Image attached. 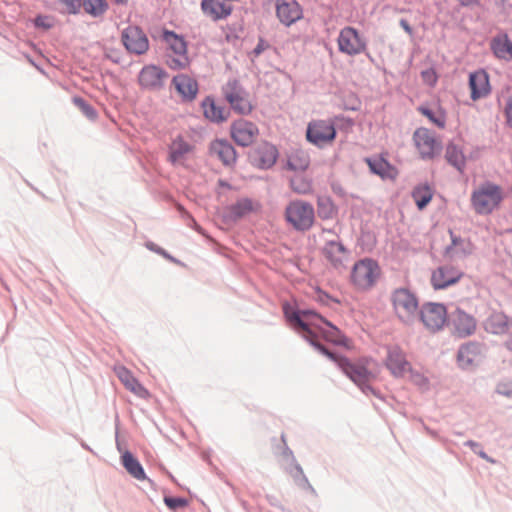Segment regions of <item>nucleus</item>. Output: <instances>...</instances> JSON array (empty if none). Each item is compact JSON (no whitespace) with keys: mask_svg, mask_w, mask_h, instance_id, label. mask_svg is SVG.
Wrapping results in <instances>:
<instances>
[{"mask_svg":"<svg viewBox=\"0 0 512 512\" xmlns=\"http://www.w3.org/2000/svg\"><path fill=\"white\" fill-rule=\"evenodd\" d=\"M267 48L268 44L263 39H260L257 46L254 48L253 53L255 56H259Z\"/></svg>","mask_w":512,"mask_h":512,"instance_id":"nucleus-52","label":"nucleus"},{"mask_svg":"<svg viewBox=\"0 0 512 512\" xmlns=\"http://www.w3.org/2000/svg\"><path fill=\"white\" fill-rule=\"evenodd\" d=\"M418 315L424 326L432 332L441 330L448 320L446 307L442 303H425Z\"/></svg>","mask_w":512,"mask_h":512,"instance_id":"nucleus-7","label":"nucleus"},{"mask_svg":"<svg viewBox=\"0 0 512 512\" xmlns=\"http://www.w3.org/2000/svg\"><path fill=\"white\" fill-rule=\"evenodd\" d=\"M497 391L499 394H502L506 397L512 398V390L511 389H502L499 387Z\"/></svg>","mask_w":512,"mask_h":512,"instance_id":"nucleus-57","label":"nucleus"},{"mask_svg":"<svg viewBox=\"0 0 512 512\" xmlns=\"http://www.w3.org/2000/svg\"><path fill=\"white\" fill-rule=\"evenodd\" d=\"M233 140L242 147L251 145L258 136L259 130H230Z\"/></svg>","mask_w":512,"mask_h":512,"instance_id":"nucleus-38","label":"nucleus"},{"mask_svg":"<svg viewBox=\"0 0 512 512\" xmlns=\"http://www.w3.org/2000/svg\"><path fill=\"white\" fill-rule=\"evenodd\" d=\"M315 211L312 204L293 200L285 208L286 221L297 231H307L314 224Z\"/></svg>","mask_w":512,"mask_h":512,"instance_id":"nucleus-3","label":"nucleus"},{"mask_svg":"<svg viewBox=\"0 0 512 512\" xmlns=\"http://www.w3.org/2000/svg\"><path fill=\"white\" fill-rule=\"evenodd\" d=\"M451 237V245L445 248V255L452 256L454 253L465 257L471 253L470 243L463 239L461 236L455 235L452 230H449Z\"/></svg>","mask_w":512,"mask_h":512,"instance_id":"nucleus-33","label":"nucleus"},{"mask_svg":"<svg viewBox=\"0 0 512 512\" xmlns=\"http://www.w3.org/2000/svg\"><path fill=\"white\" fill-rule=\"evenodd\" d=\"M209 152L212 157H216L225 166H231L236 162V151L227 140L217 139L213 141L210 144Z\"/></svg>","mask_w":512,"mask_h":512,"instance_id":"nucleus-22","label":"nucleus"},{"mask_svg":"<svg viewBox=\"0 0 512 512\" xmlns=\"http://www.w3.org/2000/svg\"><path fill=\"white\" fill-rule=\"evenodd\" d=\"M53 2L62 12L67 14H76L81 7L80 0H53Z\"/></svg>","mask_w":512,"mask_h":512,"instance_id":"nucleus-44","label":"nucleus"},{"mask_svg":"<svg viewBox=\"0 0 512 512\" xmlns=\"http://www.w3.org/2000/svg\"><path fill=\"white\" fill-rule=\"evenodd\" d=\"M125 48L133 54L141 55L148 51L149 40L146 34L137 26H129L122 33Z\"/></svg>","mask_w":512,"mask_h":512,"instance_id":"nucleus-9","label":"nucleus"},{"mask_svg":"<svg viewBox=\"0 0 512 512\" xmlns=\"http://www.w3.org/2000/svg\"><path fill=\"white\" fill-rule=\"evenodd\" d=\"M218 184H219V186H221V187L231 188L230 184H229L227 181L222 180V179H220V180L218 181Z\"/></svg>","mask_w":512,"mask_h":512,"instance_id":"nucleus-59","label":"nucleus"},{"mask_svg":"<svg viewBox=\"0 0 512 512\" xmlns=\"http://www.w3.org/2000/svg\"><path fill=\"white\" fill-rule=\"evenodd\" d=\"M413 377H415L416 381L418 382L419 380H423V377L422 375H420L419 373H416L415 375H413Z\"/></svg>","mask_w":512,"mask_h":512,"instance_id":"nucleus-62","label":"nucleus"},{"mask_svg":"<svg viewBox=\"0 0 512 512\" xmlns=\"http://www.w3.org/2000/svg\"><path fill=\"white\" fill-rule=\"evenodd\" d=\"M385 365L396 378L404 377L407 372L412 373L410 362L404 351L398 346L388 348Z\"/></svg>","mask_w":512,"mask_h":512,"instance_id":"nucleus-12","label":"nucleus"},{"mask_svg":"<svg viewBox=\"0 0 512 512\" xmlns=\"http://www.w3.org/2000/svg\"><path fill=\"white\" fill-rule=\"evenodd\" d=\"M334 205L329 197H318L317 212L321 219H330L334 214Z\"/></svg>","mask_w":512,"mask_h":512,"instance_id":"nucleus-42","label":"nucleus"},{"mask_svg":"<svg viewBox=\"0 0 512 512\" xmlns=\"http://www.w3.org/2000/svg\"><path fill=\"white\" fill-rule=\"evenodd\" d=\"M285 471L290 474V476L293 478L295 484L298 487L309 491L315 497L317 496L316 490L310 484V482H309L308 478L306 477V475L304 474L303 469L300 464L296 465L293 468L286 466Z\"/></svg>","mask_w":512,"mask_h":512,"instance_id":"nucleus-35","label":"nucleus"},{"mask_svg":"<svg viewBox=\"0 0 512 512\" xmlns=\"http://www.w3.org/2000/svg\"><path fill=\"white\" fill-rule=\"evenodd\" d=\"M431 130H415L413 139L423 159H432L441 150V143L430 133Z\"/></svg>","mask_w":512,"mask_h":512,"instance_id":"nucleus-14","label":"nucleus"},{"mask_svg":"<svg viewBox=\"0 0 512 512\" xmlns=\"http://www.w3.org/2000/svg\"><path fill=\"white\" fill-rule=\"evenodd\" d=\"M309 165V155L301 149H296L287 154L283 168L294 172H302L305 171Z\"/></svg>","mask_w":512,"mask_h":512,"instance_id":"nucleus-28","label":"nucleus"},{"mask_svg":"<svg viewBox=\"0 0 512 512\" xmlns=\"http://www.w3.org/2000/svg\"><path fill=\"white\" fill-rule=\"evenodd\" d=\"M82 447L87 449V450H91L90 447L88 445L84 444V443L82 444Z\"/></svg>","mask_w":512,"mask_h":512,"instance_id":"nucleus-64","label":"nucleus"},{"mask_svg":"<svg viewBox=\"0 0 512 512\" xmlns=\"http://www.w3.org/2000/svg\"><path fill=\"white\" fill-rule=\"evenodd\" d=\"M506 116H507L508 124L512 128V98L507 103V106H506Z\"/></svg>","mask_w":512,"mask_h":512,"instance_id":"nucleus-54","label":"nucleus"},{"mask_svg":"<svg viewBox=\"0 0 512 512\" xmlns=\"http://www.w3.org/2000/svg\"><path fill=\"white\" fill-rule=\"evenodd\" d=\"M276 16L285 26H291L303 17V10L295 0H276Z\"/></svg>","mask_w":512,"mask_h":512,"instance_id":"nucleus-15","label":"nucleus"},{"mask_svg":"<svg viewBox=\"0 0 512 512\" xmlns=\"http://www.w3.org/2000/svg\"><path fill=\"white\" fill-rule=\"evenodd\" d=\"M463 273L451 265L436 268L431 275V285L435 290L446 289L462 278Z\"/></svg>","mask_w":512,"mask_h":512,"instance_id":"nucleus-13","label":"nucleus"},{"mask_svg":"<svg viewBox=\"0 0 512 512\" xmlns=\"http://www.w3.org/2000/svg\"><path fill=\"white\" fill-rule=\"evenodd\" d=\"M168 160L174 166L183 165L188 156L193 152L194 146L182 137L175 138L168 147Z\"/></svg>","mask_w":512,"mask_h":512,"instance_id":"nucleus-21","label":"nucleus"},{"mask_svg":"<svg viewBox=\"0 0 512 512\" xmlns=\"http://www.w3.org/2000/svg\"><path fill=\"white\" fill-rule=\"evenodd\" d=\"M391 300L397 317L407 325L412 324L420 310L416 295L406 288H398L392 293Z\"/></svg>","mask_w":512,"mask_h":512,"instance_id":"nucleus-4","label":"nucleus"},{"mask_svg":"<svg viewBox=\"0 0 512 512\" xmlns=\"http://www.w3.org/2000/svg\"><path fill=\"white\" fill-rule=\"evenodd\" d=\"M322 254L330 262L335 269H342L345 267V261L348 257V250L339 241L329 240L322 248Z\"/></svg>","mask_w":512,"mask_h":512,"instance_id":"nucleus-19","label":"nucleus"},{"mask_svg":"<svg viewBox=\"0 0 512 512\" xmlns=\"http://www.w3.org/2000/svg\"><path fill=\"white\" fill-rule=\"evenodd\" d=\"M505 346L508 350L512 351V337L506 341Z\"/></svg>","mask_w":512,"mask_h":512,"instance_id":"nucleus-60","label":"nucleus"},{"mask_svg":"<svg viewBox=\"0 0 512 512\" xmlns=\"http://www.w3.org/2000/svg\"><path fill=\"white\" fill-rule=\"evenodd\" d=\"M449 321L453 325V333L460 338L468 337L475 332L474 317L459 308L450 314Z\"/></svg>","mask_w":512,"mask_h":512,"instance_id":"nucleus-16","label":"nucleus"},{"mask_svg":"<svg viewBox=\"0 0 512 512\" xmlns=\"http://www.w3.org/2000/svg\"><path fill=\"white\" fill-rule=\"evenodd\" d=\"M491 50L498 59L512 60V41L507 34L499 35L491 41Z\"/></svg>","mask_w":512,"mask_h":512,"instance_id":"nucleus-29","label":"nucleus"},{"mask_svg":"<svg viewBox=\"0 0 512 512\" xmlns=\"http://www.w3.org/2000/svg\"><path fill=\"white\" fill-rule=\"evenodd\" d=\"M224 95L231 107L240 114H248L252 111V104L248 94L237 82H229L224 87Z\"/></svg>","mask_w":512,"mask_h":512,"instance_id":"nucleus-11","label":"nucleus"},{"mask_svg":"<svg viewBox=\"0 0 512 512\" xmlns=\"http://www.w3.org/2000/svg\"><path fill=\"white\" fill-rule=\"evenodd\" d=\"M283 312L287 321L294 327L303 331L304 339L319 353L337 364L339 369L365 394L378 396L376 390L370 385L374 374L364 365L351 362L347 357L331 352L321 341L310 325H317L315 321H305L301 317L300 309H295L289 303L283 305Z\"/></svg>","mask_w":512,"mask_h":512,"instance_id":"nucleus-1","label":"nucleus"},{"mask_svg":"<svg viewBox=\"0 0 512 512\" xmlns=\"http://www.w3.org/2000/svg\"><path fill=\"white\" fill-rule=\"evenodd\" d=\"M118 377L124 386L134 394L143 397L148 393L145 387L125 367L119 369Z\"/></svg>","mask_w":512,"mask_h":512,"instance_id":"nucleus-32","label":"nucleus"},{"mask_svg":"<svg viewBox=\"0 0 512 512\" xmlns=\"http://www.w3.org/2000/svg\"><path fill=\"white\" fill-rule=\"evenodd\" d=\"M117 4H124L127 2V0H113Z\"/></svg>","mask_w":512,"mask_h":512,"instance_id":"nucleus-63","label":"nucleus"},{"mask_svg":"<svg viewBox=\"0 0 512 512\" xmlns=\"http://www.w3.org/2000/svg\"><path fill=\"white\" fill-rule=\"evenodd\" d=\"M177 92L186 101H192L196 98L198 93L197 81L187 74H179L172 80Z\"/></svg>","mask_w":512,"mask_h":512,"instance_id":"nucleus-24","label":"nucleus"},{"mask_svg":"<svg viewBox=\"0 0 512 512\" xmlns=\"http://www.w3.org/2000/svg\"><path fill=\"white\" fill-rule=\"evenodd\" d=\"M205 118L214 123H221L228 118L229 111L218 105L212 97H206L202 102Z\"/></svg>","mask_w":512,"mask_h":512,"instance_id":"nucleus-27","label":"nucleus"},{"mask_svg":"<svg viewBox=\"0 0 512 512\" xmlns=\"http://www.w3.org/2000/svg\"><path fill=\"white\" fill-rule=\"evenodd\" d=\"M461 5L468 6L477 3L479 0H457Z\"/></svg>","mask_w":512,"mask_h":512,"instance_id":"nucleus-58","label":"nucleus"},{"mask_svg":"<svg viewBox=\"0 0 512 512\" xmlns=\"http://www.w3.org/2000/svg\"><path fill=\"white\" fill-rule=\"evenodd\" d=\"M482 344L474 341L462 344L457 352V364L463 370H468L475 365L481 357Z\"/></svg>","mask_w":512,"mask_h":512,"instance_id":"nucleus-18","label":"nucleus"},{"mask_svg":"<svg viewBox=\"0 0 512 512\" xmlns=\"http://www.w3.org/2000/svg\"><path fill=\"white\" fill-rule=\"evenodd\" d=\"M332 188H333V191H334L335 193H339V194H341V193H342V188L337 187V186H335V185H333V186H332Z\"/></svg>","mask_w":512,"mask_h":512,"instance_id":"nucleus-61","label":"nucleus"},{"mask_svg":"<svg viewBox=\"0 0 512 512\" xmlns=\"http://www.w3.org/2000/svg\"><path fill=\"white\" fill-rule=\"evenodd\" d=\"M203 13L214 21L224 19L232 12V7L226 0H202Z\"/></svg>","mask_w":512,"mask_h":512,"instance_id":"nucleus-25","label":"nucleus"},{"mask_svg":"<svg viewBox=\"0 0 512 512\" xmlns=\"http://www.w3.org/2000/svg\"><path fill=\"white\" fill-rule=\"evenodd\" d=\"M164 503L170 510L176 511L179 508L186 507L188 500L182 497L165 496Z\"/></svg>","mask_w":512,"mask_h":512,"instance_id":"nucleus-49","label":"nucleus"},{"mask_svg":"<svg viewBox=\"0 0 512 512\" xmlns=\"http://www.w3.org/2000/svg\"><path fill=\"white\" fill-rule=\"evenodd\" d=\"M35 25L44 29H49L54 25V19L50 16H38L35 19Z\"/></svg>","mask_w":512,"mask_h":512,"instance_id":"nucleus-51","label":"nucleus"},{"mask_svg":"<svg viewBox=\"0 0 512 512\" xmlns=\"http://www.w3.org/2000/svg\"><path fill=\"white\" fill-rule=\"evenodd\" d=\"M82 5L84 11L93 17H101L108 8L106 0H83Z\"/></svg>","mask_w":512,"mask_h":512,"instance_id":"nucleus-39","label":"nucleus"},{"mask_svg":"<svg viewBox=\"0 0 512 512\" xmlns=\"http://www.w3.org/2000/svg\"><path fill=\"white\" fill-rule=\"evenodd\" d=\"M419 111L424 115L426 116L430 122L434 125H437V126H444L445 124V115L443 114L442 111L440 110H430V109H427V108H423L421 107L419 109Z\"/></svg>","mask_w":512,"mask_h":512,"instance_id":"nucleus-45","label":"nucleus"},{"mask_svg":"<svg viewBox=\"0 0 512 512\" xmlns=\"http://www.w3.org/2000/svg\"><path fill=\"white\" fill-rule=\"evenodd\" d=\"M121 463L125 470L135 479L142 481L146 479V473L139 460L130 452L125 451L121 456Z\"/></svg>","mask_w":512,"mask_h":512,"instance_id":"nucleus-30","label":"nucleus"},{"mask_svg":"<svg viewBox=\"0 0 512 512\" xmlns=\"http://www.w3.org/2000/svg\"><path fill=\"white\" fill-rule=\"evenodd\" d=\"M300 313L305 321H315L317 325L313 326L316 328H320V323H324L327 320L313 309H300Z\"/></svg>","mask_w":512,"mask_h":512,"instance_id":"nucleus-47","label":"nucleus"},{"mask_svg":"<svg viewBox=\"0 0 512 512\" xmlns=\"http://www.w3.org/2000/svg\"><path fill=\"white\" fill-rule=\"evenodd\" d=\"M487 329L493 334H503L508 329L507 317L503 314L492 315L487 322Z\"/></svg>","mask_w":512,"mask_h":512,"instance_id":"nucleus-40","label":"nucleus"},{"mask_svg":"<svg viewBox=\"0 0 512 512\" xmlns=\"http://www.w3.org/2000/svg\"><path fill=\"white\" fill-rule=\"evenodd\" d=\"M469 87L471 90V98L476 101L486 97L490 93L489 76L486 71L478 70L469 76Z\"/></svg>","mask_w":512,"mask_h":512,"instance_id":"nucleus-23","label":"nucleus"},{"mask_svg":"<svg viewBox=\"0 0 512 512\" xmlns=\"http://www.w3.org/2000/svg\"><path fill=\"white\" fill-rule=\"evenodd\" d=\"M281 440L283 442V447H282V451H281V458H282V462H283L284 468L286 466H288L290 468H293L296 465H299V463L297 462V460H296V458H295V456L293 454V451L286 444L284 434L281 435Z\"/></svg>","mask_w":512,"mask_h":512,"instance_id":"nucleus-43","label":"nucleus"},{"mask_svg":"<svg viewBox=\"0 0 512 512\" xmlns=\"http://www.w3.org/2000/svg\"><path fill=\"white\" fill-rule=\"evenodd\" d=\"M291 189L298 194H308L312 190V183L302 175H295L290 180Z\"/></svg>","mask_w":512,"mask_h":512,"instance_id":"nucleus-41","label":"nucleus"},{"mask_svg":"<svg viewBox=\"0 0 512 512\" xmlns=\"http://www.w3.org/2000/svg\"><path fill=\"white\" fill-rule=\"evenodd\" d=\"M167 72L153 64L144 66L138 74V84L145 90H158L167 79Z\"/></svg>","mask_w":512,"mask_h":512,"instance_id":"nucleus-10","label":"nucleus"},{"mask_svg":"<svg viewBox=\"0 0 512 512\" xmlns=\"http://www.w3.org/2000/svg\"><path fill=\"white\" fill-rule=\"evenodd\" d=\"M412 197L419 210H423L432 200L433 191L428 184L416 186L412 191Z\"/></svg>","mask_w":512,"mask_h":512,"instance_id":"nucleus-36","label":"nucleus"},{"mask_svg":"<svg viewBox=\"0 0 512 512\" xmlns=\"http://www.w3.org/2000/svg\"><path fill=\"white\" fill-rule=\"evenodd\" d=\"M279 156L275 145L269 142L260 143L254 151V160L261 169H270L274 166Z\"/></svg>","mask_w":512,"mask_h":512,"instance_id":"nucleus-20","label":"nucleus"},{"mask_svg":"<svg viewBox=\"0 0 512 512\" xmlns=\"http://www.w3.org/2000/svg\"><path fill=\"white\" fill-rule=\"evenodd\" d=\"M445 159L456 168L459 172H463L466 165V158L462 150L454 143H449L445 151Z\"/></svg>","mask_w":512,"mask_h":512,"instance_id":"nucleus-34","label":"nucleus"},{"mask_svg":"<svg viewBox=\"0 0 512 512\" xmlns=\"http://www.w3.org/2000/svg\"><path fill=\"white\" fill-rule=\"evenodd\" d=\"M339 51L350 55H358L366 50V42L353 27L343 28L337 39Z\"/></svg>","mask_w":512,"mask_h":512,"instance_id":"nucleus-8","label":"nucleus"},{"mask_svg":"<svg viewBox=\"0 0 512 512\" xmlns=\"http://www.w3.org/2000/svg\"><path fill=\"white\" fill-rule=\"evenodd\" d=\"M323 324H325L329 330L323 331L325 338L339 346H348L349 339L330 321L326 320Z\"/></svg>","mask_w":512,"mask_h":512,"instance_id":"nucleus-37","label":"nucleus"},{"mask_svg":"<svg viewBox=\"0 0 512 512\" xmlns=\"http://www.w3.org/2000/svg\"><path fill=\"white\" fill-rule=\"evenodd\" d=\"M465 446L469 447L475 454H477L480 458L484 459L485 461L495 464L496 460L490 457L482 448L481 444L473 441V440H467L464 443Z\"/></svg>","mask_w":512,"mask_h":512,"instance_id":"nucleus-46","label":"nucleus"},{"mask_svg":"<svg viewBox=\"0 0 512 512\" xmlns=\"http://www.w3.org/2000/svg\"><path fill=\"white\" fill-rule=\"evenodd\" d=\"M364 161L367 163L370 172L379 176L384 181H394L398 176L397 168L382 155L366 157Z\"/></svg>","mask_w":512,"mask_h":512,"instance_id":"nucleus-17","label":"nucleus"},{"mask_svg":"<svg viewBox=\"0 0 512 512\" xmlns=\"http://www.w3.org/2000/svg\"><path fill=\"white\" fill-rule=\"evenodd\" d=\"M379 271V265L375 260L363 258L354 264L351 280L358 288L366 289L375 283Z\"/></svg>","mask_w":512,"mask_h":512,"instance_id":"nucleus-6","label":"nucleus"},{"mask_svg":"<svg viewBox=\"0 0 512 512\" xmlns=\"http://www.w3.org/2000/svg\"><path fill=\"white\" fill-rule=\"evenodd\" d=\"M253 211V202L249 198H241L227 207L224 213L226 221L235 222Z\"/></svg>","mask_w":512,"mask_h":512,"instance_id":"nucleus-26","label":"nucleus"},{"mask_svg":"<svg viewBox=\"0 0 512 512\" xmlns=\"http://www.w3.org/2000/svg\"><path fill=\"white\" fill-rule=\"evenodd\" d=\"M422 77L425 81L434 84L436 82V76L433 71H424L422 72Z\"/></svg>","mask_w":512,"mask_h":512,"instance_id":"nucleus-53","label":"nucleus"},{"mask_svg":"<svg viewBox=\"0 0 512 512\" xmlns=\"http://www.w3.org/2000/svg\"><path fill=\"white\" fill-rule=\"evenodd\" d=\"M331 299L332 298L327 293L319 290V292H318V301L319 302H321L322 304H328V301Z\"/></svg>","mask_w":512,"mask_h":512,"instance_id":"nucleus-55","label":"nucleus"},{"mask_svg":"<svg viewBox=\"0 0 512 512\" xmlns=\"http://www.w3.org/2000/svg\"><path fill=\"white\" fill-rule=\"evenodd\" d=\"M337 136V130H306V139L319 148L332 143Z\"/></svg>","mask_w":512,"mask_h":512,"instance_id":"nucleus-31","label":"nucleus"},{"mask_svg":"<svg viewBox=\"0 0 512 512\" xmlns=\"http://www.w3.org/2000/svg\"><path fill=\"white\" fill-rule=\"evenodd\" d=\"M163 40L168 47L166 64L170 69L183 70L190 66V58L187 53V43L182 36L173 31L164 30Z\"/></svg>","mask_w":512,"mask_h":512,"instance_id":"nucleus-2","label":"nucleus"},{"mask_svg":"<svg viewBox=\"0 0 512 512\" xmlns=\"http://www.w3.org/2000/svg\"><path fill=\"white\" fill-rule=\"evenodd\" d=\"M145 246L148 250L155 252L159 255H162L164 258L169 259L172 262H177V260L171 256L166 250L156 245L154 242L148 241L145 243Z\"/></svg>","mask_w":512,"mask_h":512,"instance_id":"nucleus-50","label":"nucleus"},{"mask_svg":"<svg viewBox=\"0 0 512 512\" xmlns=\"http://www.w3.org/2000/svg\"><path fill=\"white\" fill-rule=\"evenodd\" d=\"M400 26L404 29V31L409 34L410 36L413 35V30L411 26L409 25L408 21L405 19L400 20Z\"/></svg>","mask_w":512,"mask_h":512,"instance_id":"nucleus-56","label":"nucleus"},{"mask_svg":"<svg viewBox=\"0 0 512 512\" xmlns=\"http://www.w3.org/2000/svg\"><path fill=\"white\" fill-rule=\"evenodd\" d=\"M502 201L501 189L498 185L487 183L474 191L471 196L472 206L477 214L487 215L499 206Z\"/></svg>","mask_w":512,"mask_h":512,"instance_id":"nucleus-5","label":"nucleus"},{"mask_svg":"<svg viewBox=\"0 0 512 512\" xmlns=\"http://www.w3.org/2000/svg\"><path fill=\"white\" fill-rule=\"evenodd\" d=\"M73 103L75 106L88 118H95V110L81 97H74Z\"/></svg>","mask_w":512,"mask_h":512,"instance_id":"nucleus-48","label":"nucleus"}]
</instances>
